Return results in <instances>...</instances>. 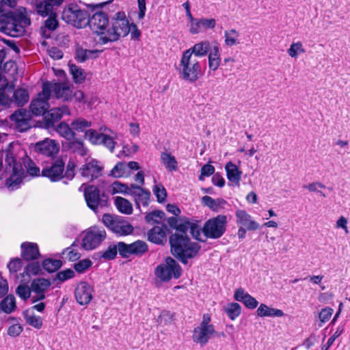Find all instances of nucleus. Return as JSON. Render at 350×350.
<instances>
[{
    "label": "nucleus",
    "instance_id": "nucleus-43",
    "mask_svg": "<svg viewBox=\"0 0 350 350\" xmlns=\"http://www.w3.org/2000/svg\"><path fill=\"white\" fill-rule=\"evenodd\" d=\"M15 297L13 295H8L0 302L1 310L7 313H11L16 308Z\"/></svg>",
    "mask_w": 350,
    "mask_h": 350
},
{
    "label": "nucleus",
    "instance_id": "nucleus-23",
    "mask_svg": "<svg viewBox=\"0 0 350 350\" xmlns=\"http://www.w3.org/2000/svg\"><path fill=\"white\" fill-rule=\"evenodd\" d=\"M62 2L63 0L36 1L35 9L39 15L45 17L55 13L53 12L54 7L59 6Z\"/></svg>",
    "mask_w": 350,
    "mask_h": 350
},
{
    "label": "nucleus",
    "instance_id": "nucleus-27",
    "mask_svg": "<svg viewBox=\"0 0 350 350\" xmlns=\"http://www.w3.org/2000/svg\"><path fill=\"white\" fill-rule=\"evenodd\" d=\"M21 256L25 260H36L40 256L37 243L25 242L21 244Z\"/></svg>",
    "mask_w": 350,
    "mask_h": 350
},
{
    "label": "nucleus",
    "instance_id": "nucleus-61",
    "mask_svg": "<svg viewBox=\"0 0 350 350\" xmlns=\"http://www.w3.org/2000/svg\"><path fill=\"white\" fill-rule=\"evenodd\" d=\"M23 330V326L19 323H14L9 326L8 329V334L12 337L19 336Z\"/></svg>",
    "mask_w": 350,
    "mask_h": 350
},
{
    "label": "nucleus",
    "instance_id": "nucleus-32",
    "mask_svg": "<svg viewBox=\"0 0 350 350\" xmlns=\"http://www.w3.org/2000/svg\"><path fill=\"white\" fill-rule=\"evenodd\" d=\"M225 169L228 180L232 183L234 185L239 186L242 172L231 161L226 163Z\"/></svg>",
    "mask_w": 350,
    "mask_h": 350
},
{
    "label": "nucleus",
    "instance_id": "nucleus-6",
    "mask_svg": "<svg viewBox=\"0 0 350 350\" xmlns=\"http://www.w3.org/2000/svg\"><path fill=\"white\" fill-rule=\"evenodd\" d=\"M62 19L68 24L77 28L85 27L90 22V13L77 5H70L65 8L62 15Z\"/></svg>",
    "mask_w": 350,
    "mask_h": 350
},
{
    "label": "nucleus",
    "instance_id": "nucleus-54",
    "mask_svg": "<svg viewBox=\"0 0 350 350\" xmlns=\"http://www.w3.org/2000/svg\"><path fill=\"white\" fill-rule=\"evenodd\" d=\"M16 294L23 300H27L31 296V289L25 284H20L16 288Z\"/></svg>",
    "mask_w": 350,
    "mask_h": 350
},
{
    "label": "nucleus",
    "instance_id": "nucleus-45",
    "mask_svg": "<svg viewBox=\"0 0 350 350\" xmlns=\"http://www.w3.org/2000/svg\"><path fill=\"white\" fill-rule=\"evenodd\" d=\"M239 33L235 29H231L224 31L225 44L228 46H232L239 44L238 38Z\"/></svg>",
    "mask_w": 350,
    "mask_h": 350
},
{
    "label": "nucleus",
    "instance_id": "nucleus-42",
    "mask_svg": "<svg viewBox=\"0 0 350 350\" xmlns=\"http://www.w3.org/2000/svg\"><path fill=\"white\" fill-rule=\"evenodd\" d=\"M56 131L62 137L66 139H72L75 135L72 126H70L68 124L64 122H60L57 126Z\"/></svg>",
    "mask_w": 350,
    "mask_h": 350
},
{
    "label": "nucleus",
    "instance_id": "nucleus-60",
    "mask_svg": "<svg viewBox=\"0 0 350 350\" xmlns=\"http://www.w3.org/2000/svg\"><path fill=\"white\" fill-rule=\"evenodd\" d=\"M75 163L70 160L67 163L64 177H66L68 180H72L75 175Z\"/></svg>",
    "mask_w": 350,
    "mask_h": 350
},
{
    "label": "nucleus",
    "instance_id": "nucleus-4",
    "mask_svg": "<svg viewBox=\"0 0 350 350\" xmlns=\"http://www.w3.org/2000/svg\"><path fill=\"white\" fill-rule=\"evenodd\" d=\"M178 69L180 77L190 83L196 81L202 75L200 62L195 57H190L189 52L183 53Z\"/></svg>",
    "mask_w": 350,
    "mask_h": 350
},
{
    "label": "nucleus",
    "instance_id": "nucleus-44",
    "mask_svg": "<svg viewBox=\"0 0 350 350\" xmlns=\"http://www.w3.org/2000/svg\"><path fill=\"white\" fill-rule=\"evenodd\" d=\"M14 102L18 106H23L29 100V94L27 90L24 88H19L14 92Z\"/></svg>",
    "mask_w": 350,
    "mask_h": 350
},
{
    "label": "nucleus",
    "instance_id": "nucleus-18",
    "mask_svg": "<svg viewBox=\"0 0 350 350\" xmlns=\"http://www.w3.org/2000/svg\"><path fill=\"white\" fill-rule=\"evenodd\" d=\"M93 287L88 282H80L75 288V296L77 303L81 306L88 304L92 299Z\"/></svg>",
    "mask_w": 350,
    "mask_h": 350
},
{
    "label": "nucleus",
    "instance_id": "nucleus-22",
    "mask_svg": "<svg viewBox=\"0 0 350 350\" xmlns=\"http://www.w3.org/2000/svg\"><path fill=\"white\" fill-rule=\"evenodd\" d=\"M235 216L237 224L239 226H243L249 231L256 230L260 226L259 224L254 221L252 216L244 210H237Z\"/></svg>",
    "mask_w": 350,
    "mask_h": 350
},
{
    "label": "nucleus",
    "instance_id": "nucleus-24",
    "mask_svg": "<svg viewBox=\"0 0 350 350\" xmlns=\"http://www.w3.org/2000/svg\"><path fill=\"white\" fill-rule=\"evenodd\" d=\"M167 230L165 224H162L161 226H154L147 232L148 240L157 245H163L167 241Z\"/></svg>",
    "mask_w": 350,
    "mask_h": 350
},
{
    "label": "nucleus",
    "instance_id": "nucleus-29",
    "mask_svg": "<svg viewBox=\"0 0 350 350\" xmlns=\"http://www.w3.org/2000/svg\"><path fill=\"white\" fill-rule=\"evenodd\" d=\"M68 107L63 105L62 107L51 109L45 117L48 126H53L55 123L58 122L64 115H69Z\"/></svg>",
    "mask_w": 350,
    "mask_h": 350
},
{
    "label": "nucleus",
    "instance_id": "nucleus-28",
    "mask_svg": "<svg viewBox=\"0 0 350 350\" xmlns=\"http://www.w3.org/2000/svg\"><path fill=\"white\" fill-rule=\"evenodd\" d=\"M213 44L208 40H204L195 44L192 47L184 51L190 53V57H204L212 49Z\"/></svg>",
    "mask_w": 350,
    "mask_h": 350
},
{
    "label": "nucleus",
    "instance_id": "nucleus-19",
    "mask_svg": "<svg viewBox=\"0 0 350 350\" xmlns=\"http://www.w3.org/2000/svg\"><path fill=\"white\" fill-rule=\"evenodd\" d=\"M43 85H48L50 89V94L53 92L56 98L63 100H69L72 98V90L70 85L66 82L62 83H45Z\"/></svg>",
    "mask_w": 350,
    "mask_h": 350
},
{
    "label": "nucleus",
    "instance_id": "nucleus-34",
    "mask_svg": "<svg viewBox=\"0 0 350 350\" xmlns=\"http://www.w3.org/2000/svg\"><path fill=\"white\" fill-rule=\"evenodd\" d=\"M256 312L260 317H282L284 315L282 310L270 308L264 304H261L259 306Z\"/></svg>",
    "mask_w": 350,
    "mask_h": 350
},
{
    "label": "nucleus",
    "instance_id": "nucleus-40",
    "mask_svg": "<svg viewBox=\"0 0 350 350\" xmlns=\"http://www.w3.org/2000/svg\"><path fill=\"white\" fill-rule=\"evenodd\" d=\"M70 73L76 83H82L85 79V72L83 69L74 64H69Z\"/></svg>",
    "mask_w": 350,
    "mask_h": 350
},
{
    "label": "nucleus",
    "instance_id": "nucleus-62",
    "mask_svg": "<svg viewBox=\"0 0 350 350\" xmlns=\"http://www.w3.org/2000/svg\"><path fill=\"white\" fill-rule=\"evenodd\" d=\"M333 314V310L331 308L326 307L321 310L319 317L321 323H325L329 320Z\"/></svg>",
    "mask_w": 350,
    "mask_h": 350
},
{
    "label": "nucleus",
    "instance_id": "nucleus-7",
    "mask_svg": "<svg viewBox=\"0 0 350 350\" xmlns=\"http://www.w3.org/2000/svg\"><path fill=\"white\" fill-rule=\"evenodd\" d=\"M211 316L208 314H204L201 323L193 329V341L202 347L206 345L211 338L217 335V332L214 325L211 323Z\"/></svg>",
    "mask_w": 350,
    "mask_h": 350
},
{
    "label": "nucleus",
    "instance_id": "nucleus-20",
    "mask_svg": "<svg viewBox=\"0 0 350 350\" xmlns=\"http://www.w3.org/2000/svg\"><path fill=\"white\" fill-rule=\"evenodd\" d=\"M103 167L98 161L91 159L79 168V172L83 177L94 180L101 176Z\"/></svg>",
    "mask_w": 350,
    "mask_h": 350
},
{
    "label": "nucleus",
    "instance_id": "nucleus-10",
    "mask_svg": "<svg viewBox=\"0 0 350 350\" xmlns=\"http://www.w3.org/2000/svg\"><path fill=\"white\" fill-rule=\"evenodd\" d=\"M104 225L119 236H126L133 232V226L127 221L110 214H104L102 218Z\"/></svg>",
    "mask_w": 350,
    "mask_h": 350
},
{
    "label": "nucleus",
    "instance_id": "nucleus-59",
    "mask_svg": "<svg viewBox=\"0 0 350 350\" xmlns=\"http://www.w3.org/2000/svg\"><path fill=\"white\" fill-rule=\"evenodd\" d=\"M92 261L89 259H83L75 265V269L79 273H83L92 265Z\"/></svg>",
    "mask_w": 350,
    "mask_h": 350
},
{
    "label": "nucleus",
    "instance_id": "nucleus-55",
    "mask_svg": "<svg viewBox=\"0 0 350 350\" xmlns=\"http://www.w3.org/2000/svg\"><path fill=\"white\" fill-rule=\"evenodd\" d=\"M58 26L56 13L49 15V18L44 21V27L49 31H54Z\"/></svg>",
    "mask_w": 350,
    "mask_h": 350
},
{
    "label": "nucleus",
    "instance_id": "nucleus-33",
    "mask_svg": "<svg viewBox=\"0 0 350 350\" xmlns=\"http://www.w3.org/2000/svg\"><path fill=\"white\" fill-rule=\"evenodd\" d=\"M97 54L98 51L96 50H88L79 44L75 46V58L78 62L82 63L89 59L96 58Z\"/></svg>",
    "mask_w": 350,
    "mask_h": 350
},
{
    "label": "nucleus",
    "instance_id": "nucleus-57",
    "mask_svg": "<svg viewBox=\"0 0 350 350\" xmlns=\"http://www.w3.org/2000/svg\"><path fill=\"white\" fill-rule=\"evenodd\" d=\"M173 314L167 310H163L161 312L158 318V323L167 325L173 321Z\"/></svg>",
    "mask_w": 350,
    "mask_h": 350
},
{
    "label": "nucleus",
    "instance_id": "nucleus-26",
    "mask_svg": "<svg viewBox=\"0 0 350 350\" xmlns=\"http://www.w3.org/2000/svg\"><path fill=\"white\" fill-rule=\"evenodd\" d=\"M219 45L217 42H213L212 49L208 55V75L211 71H215L221 64Z\"/></svg>",
    "mask_w": 350,
    "mask_h": 350
},
{
    "label": "nucleus",
    "instance_id": "nucleus-37",
    "mask_svg": "<svg viewBox=\"0 0 350 350\" xmlns=\"http://www.w3.org/2000/svg\"><path fill=\"white\" fill-rule=\"evenodd\" d=\"M23 317L26 322L33 327L39 329L42 327V319L35 315L32 311L26 310L23 312Z\"/></svg>",
    "mask_w": 350,
    "mask_h": 350
},
{
    "label": "nucleus",
    "instance_id": "nucleus-38",
    "mask_svg": "<svg viewBox=\"0 0 350 350\" xmlns=\"http://www.w3.org/2000/svg\"><path fill=\"white\" fill-rule=\"evenodd\" d=\"M115 205L117 209L122 213L131 215L133 212V206L126 199L117 196L115 198Z\"/></svg>",
    "mask_w": 350,
    "mask_h": 350
},
{
    "label": "nucleus",
    "instance_id": "nucleus-52",
    "mask_svg": "<svg viewBox=\"0 0 350 350\" xmlns=\"http://www.w3.org/2000/svg\"><path fill=\"white\" fill-rule=\"evenodd\" d=\"M119 252V242L117 245H111L108 248L103 252L102 257L105 260H112L116 255L117 252Z\"/></svg>",
    "mask_w": 350,
    "mask_h": 350
},
{
    "label": "nucleus",
    "instance_id": "nucleus-58",
    "mask_svg": "<svg viewBox=\"0 0 350 350\" xmlns=\"http://www.w3.org/2000/svg\"><path fill=\"white\" fill-rule=\"evenodd\" d=\"M75 276V272L72 269H66L58 272L56 274L55 279L61 282H64L68 279L72 278Z\"/></svg>",
    "mask_w": 350,
    "mask_h": 350
},
{
    "label": "nucleus",
    "instance_id": "nucleus-49",
    "mask_svg": "<svg viewBox=\"0 0 350 350\" xmlns=\"http://www.w3.org/2000/svg\"><path fill=\"white\" fill-rule=\"evenodd\" d=\"M224 310L231 320H234L240 315L241 308L237 303H231L225 307Z\"/></svg>",
    "mask_w": 350,
    "mask_h": 350
},
{
    "label": "nucleus",
    "instance_id": "nucleus-1",
    "mask_svg": "<svg viewBox=\"0 0 350 350\" xmlns=\"http://www.w3.org/2000/svg\"><path fill=\"white\" fill-rule=\"evenodd\" d=\"M89 21L88 25L93 31L100 35L99 42L103 44L125 37L131 30L129 22L123 12H117L109 22L105 12L97 11L90 16Z\"/></svg>",
    "mask_w": 350,
    "mask_h": 350
},
{
    "label": "nucleus",
    "instance_id": "nucleus-63",
    "mask_svg": "<svg viewBox=\"0 0 350 350\" xmlns=\"http://www.w3.org/2000/svg\"><path fill=\"white\" fill-rule=\"evenodd\" d=\"M200 23L202 30L204 31L207 29H213L215 27L216 21L214 18H200Z\"/></svg>",
    "mask_w": 350,
    "mask_h": 350
},
{
    "label": "nucleus",
    "instance_id": "nucleus-5",
    "mask_svg": "<svg viewBox=\"0 0 350 350\" xmlns=\"http://www.w3.org/2000/svg\"><path fill=\"white\" fill-rule=\"evenodd\" d=\"M5 163L7 164L6 171L10 174L7 178L5 185L10 191L17 189L22 183L24 170L20 162H17L12 153L7 152L5 155Z\"/></svg>",
    "mask_w": 350,
    "mask_h": 350
},
{
    "label": "nucleus",
    "instance_id": "nucleus-11",
    "mask_svg": "<svg viewBox=\"0 0 350 350\" xmlns=\"http://www.w3.org/2000/svg\"><path fill=\"white\" fill-rule=\"evenodd\" d=\"M106 238V232L103 227L92 226L85 232L82 239V247L85 250L96 248Z\"/></svg>",
    "mask_w": 350,
    "mask_h": 350
},
{
    "label": "nucleus",
    "instance_id": "nucleus-13",
    "mask_svg": "<svg viewBox=\"0 0 350 350\" xmlns=\"http://www.w3.org/2000/svg\"><path fill=\"white\" fill-rule=\"evenodd\" d=\"M148 251V246L147 243L141 240H137L130 244L119 242V254L122 258H129L133 255L142 256Z\"/></svg>",
    "mask_w": 350,
    "mask_h": 350
},
{
    "label": "nucleus",
    "instance_id": "nucleus-25",
    "mask_svg": "<svg viewBox=\"0 0 350 350\" xmlns=\"http://www.w3.org/2000/svg\"><path fill=\"white\" fill-rule=\"evenodd\" d=\"M133 191L131 193L134 197L137 206L139 208L140 205L147 206L148 205L150 192L143 189L141 186L131 184Z\"/></svg>",
    "mask_w": 350,
    "mask_h": 350
},
{
    "label": "nucleus",
    "instance_id": "nucleus-41",
    "mask_svg": "<svg viewBox=\"0 0 350 350\" xmlns=\"http://www.w3.org/2000/svg\"><path fill=\"white\" fill-rule=\"evenodd\" d=\"M104 134L103 131L98 132L95 129H89L84 133V137L89 141L92 144L98 146L100 144V140Z\"/></svg>",
    "mask_w": 350,
    "mask_h": 350
},
{
    "label": "nucleus",
    "instance_id": "nucleus-15",
    "mask_svg": "<svg viewBox=\"0 0 350 350\" xmlns=\"http://www.w3.org/2000/svg\"><path fill=\"white\" fill-rule=\"evenodd\" d=\"M59 150V144L55 140L49 138L38 142L34 146L35 152L51 158L55 157Z\"/></svg>",
    "mask_w": 350,
    "mask_h": 350
},
{
    "label": "nucleus",
    "instance_id": "nucleus-35",
    "mask_svg": "<svg viewBox=\"0 0 350 350\" xmlns=\"http://www.w3.org/2000/svg\"><path fill=\"white\" fill-rule=\"evenodd\" d=\"M161 161L168 172L177 170L178 163L176 158L171 153L167 152H161Z\"/></svg>",
    "mask_w": 350,
    "mask_h": 350
},
{
    "label": "nucleus",
    "instance_id": "nucleus-46",
    "mask_svg": "<svg viewBox=\"0 0 350 350\" xmlns=\"http://www.w3.org/2000/svg\"><path fill=\"white\" fill-rule=\"evenodd\" d=\"M62 265L60 260L48 258L42 262V267L49 273L55 272L58 270Z\"/></svg>",
    "mask_w": 350,
    "mask_h": 350
},
{
    "label": "nucleus",
    "instance_id": "nucleus-9",
    "mask_svg": "<svg viewBox=\"0 0 350 350\" xmlns=\"http://www.w3.org/2000/svg\"><path fill=\"white\" fill-rule=\"evenodd\" d=\"M154 274L161 281L168 282L172 278L177 279L181 275V267L174 259L167 257L164 263L156 267Z\"/></svg>",
    "mask_w": 350,
    "mask_h": 350
},
{
    "label": "nucleus",
    "instance_id": "nucleus-8",
    "mask_svg": "<svg viewBox=\"0 0 350 350\" xmlns=\"http://www.w3.org/2000/svg\"><path fill=\"white\" fill-rule=\"evenodd\" d=\"M227 217L218 215L210 218L204 224L202 232L206 239H217L223 236L226 230Z\"/></svg>",
    "mask_w": 350,
    "mask_h": 350
},
{
    "label": "nucleus",
    "instance_id": "nucleus-30",
    "mask_svg": "<svg viewBox=\"0 0 350 350\" xmlns=\"http://www.w3.org/2000/svg\"><path fill=\"white\" fill-rule=\"evenodd\" d=\"M100 131H103L104 132L100 145L103 146L108 149L110 152L113 153L117 144L115 141L117 138V134L107 127H101Z\"/></svg>",
    "mask_w": 350,
    "mask_h": 350
},
{
    "label": "nucleus",
    "instance_id": "nucleus-17",
    "mask_svg": "<svg viewBox=\"0 0 350 350\" xmlns=\"http://www.w3.org/2000/svg\"><path fill=\"white\" fill-rule=\"evenodd\" d=\"M79 190L80 191H83L88 207L94 211L97 209L100 201V191L97 187L94 185L85 186V184H83Z\"/></svg>",
    "mask_w": 350,
    "mask_h": 350
},
{
    "label": "nucleus",
    "instance_id": "nucleus-16",
    "mask_svg": "<svg viewBox=\"0 0 350 350\" xmlns=\"http://www.w3.org/2000/svg\"><path fill=\"white\" fill-rule=\"evenodd\" d=\"M64 161L57 159L50 165L44 167L42 170V175L52 182L59 181L64 177Z\"/></svg>",
    "mask_w": 350,
    "mask_h": 350
},
{
    "label": "nucleus",
    "instance_id": "nucleus-53",
    "mask_svg": "<svg viewBox=\"0 0 350 350\" xmlns=\"http://www.w3.org/2000/svg\"><path fill=\"white\" fill-rule=\"evenodd\" d=\"M152 191L159 202L161 203L165 201L167 197V191L161 184L155 185Z\"/></svg>",
    "mask_w": 350,
    "mask_h": 350
},
{
    "label": "nucleus",
    "instance_id": "nucleus-64",
    "mask_svg": "<svg viewBox=\"0 0 350 350\" xmlns=\"http://www.w3.org/2000/svg\"><path fill=\"white\" fill-rule=\"evenodd\" d=\"M22 266V261L19 258H16L11 260L8 265V268L10 273H16Z\"/></svg>",
    "mask_w": 350,
    "mask_h": 350
},
{
    "label": "nucleus",
    "instance_id": "nucleus-50",
    "mask_svg": "<svg viewBox=\"0 0 350 350\" xmlns=\"http://www.w3.org/2000/svg\"><path fill=\"white\" fill-rule=\"evenodd\" d=\"M110 175L114 178L126 176V164L122 162L118 163L111 170Z\"/></svg>",
    "mask_w": 350,
    "mask_h": 350
},
{
    "label": "nucleus",
    "instance_id": "nucleus-47",
    "mask_svg": "<svg viewBox=\"0 0 350 350\" xmlns=\"http://www.w3.org/2000/svg\"><path fill=\"white\" fill-rule=\"evenodd\" d=\"M133 189L131 185L129 187L127 185L122 183L119 181H115L111 185V193L115 194L117 193H121L123 194L131 195Z\"/></svg>",
    "mask_w": 350,
    "mask_h": 350
},
{
    "label": "nucleus",
    "instance_id": "nucleus-48",
    "mask_svg": "<svg viewBox=\"0 0 350 350\" xmlns=\"http://www.w3.org/2000/svg\"><path fill=\"white\" fill-rule=\"evenodd\" d=\"M165 214L161 211H154L146 215L145 219L148 224H160L164 220Z\"/></svg>",
    "mask_w": 350,
    "mask_h": 350
},
{
    "label": "nucleus",
    "instance_id": "nucleus-56",
    "mask_svg": "<svg viewBox=\"0 0 350 350\" xmlns=\"http://www.w3.org/2000/svg\"><path fill=\"white\" fill-rule=\"evenodd\" d=\"M40 265L38 262L29 263L25 267V269L23 273V277H24V274H26L28 277H29L31 275H37L40 273Z\"/></svg>",
    "mask_w": 350,
    "mask_h": 350
},
{
    "label": "nucleus",
    "instance_id": "nucleus-3",
    "mask_svg": "<svg viewBox=\"0 0 350 350\" xmlns=\"http://www.w3.org/2000/svg\"><path fill=\"white\" fill-rule=\"evenodd\" d=\"M4 24L0 29L11 37H21L24 35L25 28L31 25V20L25 10L20 11L11 18L2 15Z\"/></svg>",
    "mask_w": 350,
    "mask_h": 350
},
{
    "label": "nucleus",
    "instance_id": "nucleus-14",
    "mask_svg": "<svg viewBox=\"0 0 350 350\" xmlns=\"http://www.w3.org/2000/svg\"><path fill=\"white\" fill-rule=\"evenodd\" d=\"M51 282L49 279L37 278L31 282V289L33 293L31 301L33 303L44 300L46 293L50 289Z\"/></svg>",
    "mask_w": 350,
    "mask_h": 350
},
{
    "label": "nucleus",
    "instance_id": "nucleus-39",
    "mask_svg": "<svg viewBox=\"0 0 350 350\" xmlns=\"http://www.w3.org/2000/svg\"><path fill=\"white\" fill-rule=\"evenodd\" d=\"M73 131L79 133H85L92 125L91 121H88L83 118H78L74 120L70 124Z\"/></svg>",
    "mask_w": 350,
    "mask_h": 350
},
{
    "label": "nucleus",
    "instance_id": "nucleus-12",
    "mask_svg": "<svg viewBox=\"0 0 350 350\" xmlns=\"http://www.w3.org/2000/svg\"><path fill=\"white\" fill-rule=\"evenodd\" d=\"M50 98V89L48 85L42 86V91L38 97L33 99L29 106L30 111L33 115L39 116L44 115L49 107L48 103Z\"/></svg>",
    "mask_w": 350,
    "mask_h": 350
},
{
    "label": "nucleus",
    "instance_id": "nucleus-21",
    "mask_svg": "<svg viewBox=\"0 0 350 350\" xmlns=\"http://www.w3.org/2000/svg\"><path fill=\"white\" fill-rule=\"evenodd\" d=\"M10 119L14 122L18 130L21 132L27 131L31 127V116L25 109H20L11 115Z\"/></svg>",
    "mask_w": 350,
    "mask_h": 350
},
{
    "label": "nucleus",
    "instance_id": "nucleus-2",
    "mask_svg": "<svg viewBox=\"0 0 350 350\" xmlns=\"http://www.w3.org/2000/svg\"><path fill=\"white\" fill-rule=\"evenodd\" d=\"M170 243L172 254L183 264L187 263L188 258L195 257L201 247L198 243L191 242L187 234H172Z\"/></svg>",
    "mask_w": 350,
    "mask_h": 350
},
{
    "label": "nucleus",
    "instance_id": "nucleus-51",
    "mask_svg": "<svg viewBox=\"0 0 350 350\" xmlns=\"http://www.w3.org/2000/svg\"><path fill=\"white\" fill-rule=\"evenodd\" d=\"M288 54L291 57L296 58L299 53H304L305 52V49L303 47L302 43L301 42H293L290 48L287 51Z\"/></svg>",
    "mask_w": 350,
    "mask_h": 350
},
{
    "label": "nucleus",
    "instance_id": "nucleus-36",
    "mask_svg": "<svg viewBox=\"0 0 350 350\" xmlns=\"http://www.w3.org/2000/svg\"><path fill=\"white\" fill-rule=\"evenodd\" d=\"M68 148L74 153L81 156H85L88 152V149L85 146L84 142L81 139H74L68 143Z\"/></svg>",
    "mask_w": 350,
    "mask_h": 350
},
{
    "label": "nucleus",
    "instance_id": "nucleus-31",
    "mask_svg": "<svg viewBox=\"0 0 350 350\" xmlns=\"http://www.w3.org/2000/svg\"><path fill=\"white\" fill-rule=\"evenodd\" d=\"M234 296L237 301L242 302L249 309H254L258 304V301L242 288L237 289Z\"/></svg>",
    "mask_w": 350,
    "mask_h": 350
}]
</instances>
